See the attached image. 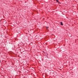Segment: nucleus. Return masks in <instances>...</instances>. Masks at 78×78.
Returning a JSON list of instances; mask_svg holds the SVG:
<instances>
[{
	"mask_svg": "<svg viewBox=\"0 0 78 78\" xmlns=\"http://www.w3.org/2000/svg\"><path fill=\"white\" fill-rule=\"evenodd\" d=\"M59 24H60V25H62H62H63V23H62V22H60L59 23Z\"/></svg>",
	"mask_w": 78,
	"mask_h": 78,
	"instance_id": "f257e3e1",
	"label": "nucleus"
},
{
	"mask_svg": "<svg viewBox=\"0 0 78 78\" xmlns=\"http://www.w3.org/2000/svg\"><path fill=\"white\" fill-rule=\"evenodd\" d=\"M56 2H58V3L59 2V0H56Z\"/></svg>",
	"mask_w": 78,
	"mask_h": 78,
	"instance_id": "f03ea898",
	"label": "nucleus"
},
{
	"mask_svg": "<svg viewBox=\"0 0 78 78\" xmlns=\"http://www.w3.org/2000/svg\"><path fill=\"white\" fill-rule=\"evenodd\" d=\"M48 28H49V27H46L47 29H48Z\"/></svg>",
	"mask_w": 78,
	"mask_h": 78,
	"instance_id": "7ed1b4c3",
	"label": "nucleus"
},
{
	"mask_svg": "<svg viewBox=\"0 0 78 78\" xmlns=\"http://www.w3.org/2000/svg\"><path fill=\"white\" fill-rule=\"evenodd\" d=\"M58 3H60V4H61V2H59Z\"/></svg>",
	"mask_w": 78,
	"mask_h": 78,
	"instance_id": "20e7f679",
	"label": "nucleus"
}]
</instances>
